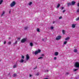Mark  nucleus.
Returning <instances> with one entry per match:
<instances>
[{
    "label": "nucleus",
    "mask_w": 79,
    "mask_h": 79,
    "mask_svg": "<svg viewBox=\"0 0 79 79\" xmlns=\"http://www.w3.org/2000/svg\"><path fill=\"white\" fill-rule=\"evenodd\" d=\"M16 5V2L15 1H13L12 3L10 4V6L11 7H13Z\"/></svg>",
    "instance_id": "nucleus-1"
},
{
    "label": "nucleus",
    "mask_w": 79,
    "mask_h": 79,
    "mask_svg": "<svg viewBox=\"0 0 79 79\" xmlns=\"http://www.w3.org/2000/svg\"><path fill=\"white\" fill-rule=\"evenodd\" d=\"M41 52V50L40 49H39L37 51H36L35 52V54L36 55H37L38 53H40Z\"/></svg>",
    "instance_id": "nucleus-2"
},
{
    "label": "nucleus",
    "mask_w": 79,
    "mask_h": 79,
    "mask_svg": "<svg viewBox=\"0 0 79 79\" xmlns=\"http://www.w3.org/2000/svg\"><path fill=\"white\" fill-rule=\"evenodd\" d=\"M75 67H76V68H79V63L78 62H75Z\"/></svg>",
    "instance_id": "nucleus-3"
},
{
    "label": "nucleus",
    "mask_w": 79,
    "mask_h": 79,
    "mask_svg": "<svg viewBox=\"0 0 79 79\" xmlns=\"http://www.w3.org/2000/svg\"><path fill=\"white\" fill-rule=\"evenodd\" d=\"M21 43H24L25 42H26V39L23 38L21 40Z\"/></svg>",
    "instance_id": "nucleus-4"
},
{
    "label": "nucleus",
    "mask_w": 79,
    "mask_h": 79,
    "mask_svg": "<svg viewBox=\"0 0 79 79\" xmlns=\"http://www.w3.org/2000/svg\"><path fill=\"white\" fill-rule=\"evenodd\" d=\"M61 38V36L60 35H59L56 38V40H60Z\"/></svg>",
    "instance_id": "nucleus-5"
},
{
    "label": "nucleus",
    "mask_w": 79,
    "mask_h": 79,
    "mask_svg": "<svg viewBox=\"0 0 79 79\" xmlns=\"http://www.w3.org/2000/svg\"><path fill=\"white\" fill-rule=\"evenodd\" d=\"M29 55L27 54L26 55V60H29Z\"/></svg>",
    "instance_id": "nucleus-6"
},
{
    "label": "nucleus",
    "mask_w": 79,
    "mask_h": 79,
    "mask_svg": "<svg viewBox=\"0 0 79 79\" xmlns=\"http://www.w3.org/2000/svg\"><path fill=\"white\" fill-rule=\"evenodd\" d=\"M75 3H76V2L74 1H72L71 2V4L73 6L74 5Z\"/></svg>",
    "instance_id": "nucleus-7"
},
{
    "label": "nucleus",
    "mask_w": 79,
    "mask_h": 79,
    "mask_svg": "<svg viewBox=\"0 0 79 79\" xmlns=\"http://www.w3.org/2000/svg\"><path fill=\"white\" fill-rule=\"evenodd\" d=\"M72 27H73V28H74V27H76V25H75L74 24H73L72 25Z\"/></svg>",
    "instance_id": "nucleus-8"
},
{
    "label": "nucleus",
    "mask_w": 79,
    "mask_h": 79,
    "mask_svg": "<svg viewBox=\"0 0 79 79\" xmlns=\"http://www.w3.org/2000/svg\"><path fill=\"white\" fill-rule=\"evenodd\" d=\"M20 63H23L24 62V60L23 59H21L20 61Z\"/></svg>",
    "instance_id": "nucleus-9"
},
{
    "label": "nucleus",
    "mask_w": 79,
    "mask_h": 79,
    "mask_svg": "<svg viewBox=\"0 0 79 79\" xmlns=\"http://www.w3.org/2000/svg\"><path fill=\"white\" fill-rule=\"evenodd\" d=\"M74 52L75 53H76V52H77V49L76 48L74 50H73Z\"/></svg>",
    "instance_id": "nucleus-10"
},
{
    "label": "nucleus",
    "mask_w": 79,
    "mask_h": 79,
    "mask_svg": "<svg viewBox=\"0 0 79 79\" xmlns=\"http://www.w3.org/2000/svg\"><path fill=\"white\" fill-rule=\"evenodd\" d=\"M55 56H57L58 55V52H56L55 53Z\"/></svg>",
    "instance_id": "nucleus-11"
},
{
    "label": "nucleus",
    "mask_w": 79,
    "mask_h": 79,
    "mask_svg": "<svg viewBox=\"0 0 79 79\" xmlns=\"http://www.w3.org/2000/svg\"><path fill=\"white\" fill-rule=\"evenodd\" d=\"M30 45L31 47H32V46H33V43H30Z\"/></svg>",
    "instance_id": "nucleus-12"
},
{
    "label": "nucleus",
    "mask_w": 79,
    "mask_h": 79,
    "mask_svg": "<svg viewBox=\"0 0 79 79\" xmlns=\"http://www.w3.org/2000/svg\"><path fill=\"white\" fill-rule=\"evenodd\" d=\"M69 39V37H68L66 38L65 39V40H68Z\"/></svg>",
    "instance_id": "nucleus-13"
},
{
    "label": "nucleus",
    "mask_w": 79,
    "mask_h": 79,
    "mask_svg": "<svg viewBox=\"0 0 79 79\" xmlns=\"http://www.w3.org/2000/svg\"><path fill=\"white\" fill-rule=\"evenodd\" d=\"M3 2V0H0V5H1V4H2Z\"/></svg>",
    "instance_id": "nucleus-14"
},
{
    "label": "nucleus",
    "mask_w": 79,
    "mask_h": 79,
    "mask_svg": "<svg viewBox=\"0 0 79 79\" xmlns=\"http://www.w3.org/2000/svg\"><path fill=\"white\" fill-rule=\"evenodd\" d=\"M16 76H17V75L16 73H15L13 75V77H16Z\"/></svg>",
    "instance_id": "nucleus-15"
},
{
    "label": "nucleus",
    "mask_w": 79,
    "mask_h": 79,
    "mask_svg": "<svg viewBox=\"0 0 79 79\" xmlns=\"http://www.w3.org/2000/svg\"><path fill=\"white\" fill-rule=\"evenodd\" d=\"M18 43V41H16L15 43L13 44L14 45H15V44H17Z\"/></svg>",
    "instance_id": "nucleus-16"
},
{
    "label": "nucleus",
    "mask_w": 79,
    "mask_h": 79,
    "mask_svg": "<svg viewBox=\"0 0 79 79\" xmlns=\"http://www.w3.org/2000/svg\"><path fill=\"white\" fill-rule=\"evenodd\" d=\"M24 28L25 30H27V29H28V27H24Z\"/></svg>",
    "instance_id": "nucleus-17"
},
{
    "label": "nucleus",
    "mask_w": 79,
    "mask_h": 79,
    "mask_svg": "<svg viewBox=\"0 0 79 79\" xmlns=\"http://www.w3.org/2000/svg\"><path fill=\"white\" fill-rule=\"evenodd\" d=\"M11 44V42L10 41L7 44L8 45H10Z\"/></svg>",
    "instance_id": "nucleus-18"
},
{
    "label": "nucleus",
    "mask_w": 79,
    "mask_h": 79,
    "mask_svg": "<svg viewBox=\"0 0 79 79\" xmlns=\"http://www.w3.org/2000/svg\"><path fill=\"white\" fill-rule=\"evenodd\" d=\"M67 42H68L67 41H64V45H66V44H67Z\"/></svg>",
    "instance_id": "nucleus-19"
},
{
    "label": "nucleus",
    "mask_w": 79,
    "mask_h": 79,
    "mask_svg": "<svg viewBox=\"0 0 79 79\" xmlns=\"http://www.w3.org/2000/svg\"><path fill=\"white\" fill-rule=\"evenodd\" d=\"M60 6V4H58L57 6V8H59Z\"/></svg>",
    "instance_id": "nucleus-20"
},
{
    "label": "nucleus",
    "mask_w": 79,
    "mask_h": 79,
    "mask_svg": "<svg viewBox=\"0 0 79 79\" xmlns=\"http://www.w3.org/2000/svg\"><path fill=\"white\" fill-rule=\"evenodd\" d=\"M4 14H5V11H3L2 12V14H1V16H2L3 15H4Z\"/></svg>",
    "instance_id": "nucleus-21"
},
{
    "label": "nucleus",
    "mask_w": 79,
    "mask_h": 79,
    "mask_svg": "<svg viewBox=\"0 0 79 79\" xmlns=\"http://www.w3.org/2000/svg\"><path fill=\"white\" fill-rule=\"evenodd\" d=\"M62 32L63 34H64L65 33V31L64 30H62Z\"/></svg>",
    "instance_id": "nucleus-22"
},
{
    "label": "nucleus",
    "mask_w": 79,
    "mask_h": 79,
    "mask_svg": "<svg viewBox=\"0 0 79 79\" xmlns=\"http://www.w3.org/2000/svg\"><path fill=\"white\" fill-rule=\"evenodd\" d=\"M42 58H43V57H39L38 58V60H40V59H42Z\"/></svg>",
    "instance_id": "nucleus-23"
},
{
    "label": "nucleus",
    "mask_w": 79,
    "mask_h": 79,
    "mask_svg": "<svg viewBox=\"0 0 79 79\" xmlns=\"http://www.w3.org/2000/svg\"><path fill=\"white\" fill-rule=\"evenodd\" d=\"M76 20L77 21H79V18L78 17L76 19Z\"/></svg>",
    "instance_id": "nucleus-24"
},
{
    "label": "nucleus",
    "mask_w": 79,
    "mask_h": 79,
    "mask_svg": "<svg viewBox=\"0 0 79 79\" xmlns=\"http://www.w3.org/2000/svg\"><path fill=\"white\" fill-rule=\"evenodd\" d=\"M21 58H22V59H24V56L22 55Z\"/></svg>",
    "instance_id": "nucleus-25"
},
{
    "label": "nucleus",
    "mask_w": 79,
    "mask_h": 79,
    "mask_svg": "<svg viewBox=\"0 0 79 79\" xmlns=\"http://www.w3.org/2000/svg\"><path fill=\"white\" fill-rule=\"evenodd\" d=\"M77 70H78V69H75L73 70L74 71H76Z\"/></svg>",
    "instance_id": "nucleus-26"
},
{
    "label": "nucleus",
    "mask_w": 79,
    "mask_h": 79,
    "mask_svg": "<svg viewBox=\"0 0 79 79\" xmlns=\"http://www.w3.org/2000/svg\"><path fill=\"white\" fill-rule=\"evenodd\" d=\"M37 32H40V29H39V28L37 29Z\"/></svg>",
    "instance_id": "nucleus-27"
},
{
    "label": "nucleus",
    "mask_w": 79,
    "mask_h": 79,
    "mask_svg": "<svg viewBox=\"0 0 79 79\" xmlns=\"http://www.w3.org/2000/svg\"><path fill=\"white\" fill-rule=\"evenodd\" d=\"M16 67V65H15L13 66V68H15Z\"/></svg>",
    "instance_id": "nucleus-28"
},
{
    "label": "nucleus",
    "mask_w": 79,
    "mask_h": 79,
    "mask_svg": "<svg viewBox=\"0 0 79 79\" xmlns=\"http://www.w3.org/2000/svg\"><path fill=\"white\" fill-rule=\"evenodd\" d=\"M68 5L69 6V5H71L72 4L70 2L68 3Z\"/></svg>",
    "instance_id": "nucleus-29"
},
{
    "label": "nucleus",
    "mask_w": 79,
    "mask_h": 79,
    "mask_svg": "<svg viewBox=\"0 0 79 79\" xmlns=\"http://www.w3.org/2000/svg\"><path fill=\"white\" fill-rule=\"evenodd\" d=\"M32 3V2H30V3H29V5H31V4Z\"/></svg>",
    "instance_id": "nucleus-30"
},
{
    "label": "nucleus",
    "mask_w": 79,
    "mask_h": 79,
    "mask_svg": "<svg viewBox=\"0 0 79 79\" xmlns=\"http://www.w3.org/2000/svg\"><path fill=\"white\" fill-rule=\"evenodd\" d=\"M59 19H62V17L60 16V17H59Z\"/></svg>",
    "instance_id": "nucleus-31"
},
{
    "label": "nucleus",
    "mask_w": 79,
    "mask_h": 79,
    "mask_svg": "<svg viewBox=\"0 0 79 79\" xmlns=\"http://www.w3.org/2000/svg\"><path fill=\"white\" fill-rule=\"evenodd\" d=\"M63 9H64V7H62L61 8V10H63Z\"/></svg>",
    "instance_id": "nucleus-32"
},
{
    "label": "nucleus",
    "mask_w": 79,
    "mask_h": 79,
    "mask_svg": "<svg viewBox=\"0 0 79 79\" xmlns=\"http://www.w3.org/2000/svg\"><path fill=\"white\" fill-rule=\"evenodd\" d=\"M39 73H37L35 74L36 76H39Z\"/></svg>",
    "instance_id": "nucleus-33"
},
{
    "label": "nucleus",
    "mask_w": 79,
    "mask_h": 79,
    "mask_svg": "<svg viewBox=\"0 0 79 79\" xmlns=\"http://www.w3.org/2000/svg\"><path fill=\"white\" fill-rule=\"evenodd\" d=\"M65 11H66L65 10H63L62 13H64V12H65Z\"/></svg>",
    "instance_id": "nucleus-34"
},
{
    "label": "nucleus",
    "mask_w": 79,
    "mask_h": 79,
    "mask_svg": "<svg viewBox=\"0 0 79 79\" xmlns=\"http://www.w3.org/2000/svg\"><path fill=\"white\" fill-rule=\"evenodd\" d=\"M51 29H53V27H51Z\"/></svg>",
    "instance_id": "nucleus-35"
},
{
    "label": "nucleus",
    "mask_w": 79,
    "mask_h": 79,
    "mask_svg": "<svg viewBox=\"0 0 79 79\" xmlns=\"http://www.w3.org/2000/svg\"><path fill=\"white\" fill-rule=\"evenodd\" d=\"M54 60H56V57H54Z\"/></svg>",
    "instance_id": "nucleus-36"
},
{
    "label": "nucleus",
    "mask_w": 79,
    "mask_h": 79,
    "mask_svg": "<svg viewBox=\"0 0 79 79\" xmlns=\"http://www.w3.org/2000/svg\"><path fill=\"white\" fill-rule=\"evenodd\" d=\"M77 6H78L79 7V3H78L77 4Z\"/></svg>",
    "instance_id": "nucleus-37"
},
{
    "label": "nucleus",
    "mask_w": 79,
    "mask_h": 79,
    "mask_svg": "<svg viewBox=\"0 0 79 79\" xmlns=\"http://www.w3.org/2000/svg\"><path fill=\"white\" fill-rule=\"evenodd\" d=\"M6 44V41H4V44Z\"/></svg>",
    "instance_id": "nucleus-38"
},
{
    "label": "nucleus",
    "mask_w": 79,
    "mask_h": 79,
    "mask_svg": "<svg viewBox=\"0 0 79 79\" xmlns=\"http://www.w3.org/2000/svg\"><path fill=\"white\" fill-rule=\"evenodd\" d=\"M55 23V22L54 21V22H53L52 23H53V24H54Z\"/></svg>",
    "instance_id": "nucleus-39"
},
{
    "label": "nucleus",
    "mask_w": 79,
    "mask_h": 79,
    "mask_svg": "<svg viewBox=\"0 0 79 79\" xmlns=\"http://www.w3.org/2000/svg\"><path fill=\"white\" fill-rule=\"evenodd\" d=\"M66 74H69V73H66Z\"/></svg>",
    "instance_id": "nucleus-40"
},
{
    "label": "nucleus",
    "mask_w": 79,
    "mask_h": 79,
    "mask_svg": "<svg viewBox=\"0 0 79 79\" xmlns=\"http://www.w3.org/2000/svg\"><path fill=\"white\" fill-rule=\"evenodd\" d=\"M46 71H47V72H48L49 71H48V70H46Z\"/></svg>",
    "instance_id": "nucleus-41"
},
{
    "label": "nucleus",
    "mask_w": 79,
    "mask_h": 79,
    "mask_svg": "<svg viewBox=\"0 0 79 79\" xmlns=\"http://www.w3.org/2000/svg\"><path fill=\"white\" fill-rule=\"evenodd\" d=\"M32 76V75H30V77H31Z\"/></svg>",
    "instance_id": "nucleus-42"
},
{
    "label": "nucleus",
    "mask_w": 79,
    "mask_h": 79,
    "mask_svg": "<svg viewBox=\"0 0 79 79\" xmlns=\"http://www.w3.org/2000/svg\"><path fill=\"white\" fill-rule=\"evenodd\" d=\"M42 40L43 41H44V39H42Z\"/></svg>",
    "instance_id": "nucleus-43"
},
{
    "label": "nucleus",
    "mask_w": 79,
    "mask_h": 79,
    "mask_svg": "<svg viewBox=\"0 0 79 79\" xmlns=\"http://www.w3.org/2000/svg\"><path fill=\"white\" fill-rule=\"evenodd\" d=\"M41 56H44V54H42V55H41Z\"/></svg>",
    "instance_id": "nucleus-44"
},
{
    "label": "nucleus",
    "mask_w": 79,
    "mask_h": 79,
    "mask_svg": "<svg viewBox=\"0 0 79 79\" xmlns=\"http://www.w3.org/2000/svg\"><path fill=\"white\" fill-rule=\"evenodd\" d=\"M44 79H48V78H44Z\"/></svg>",
    "instance_id": "nucleus-45"
},
{
    "label": "nucleus",
    "mask_w": 79,
    "mask_h": 79,
    "mask_svg": "<svg viewBox=\"0 0 79 79\" xmlns=\"http://www.w3.org/2000/svg\"><path fill=\"white\" fill-rule=\"evenodd\" d=\"M9 13H11V11H9Z\"/></svg>",
    "instance_id": "nucleus-46"
},
{
    "label": "nucleus",
    "mask_w": 79,
    "mask_h": 79,
    "mask_svg": "<svg viewBox=\"0 0 79 79\" xmlns=\"http://www.w3.org/2000/svg\"><path fill=\"white\" fill-rule=\"evenodd\" d=\"M34 69H36V68H35Z\"/></svg>",
    "instance_id": "nucleus-47"
},
{
    "label": "nucleus",
    "mask_w": 79,
    "mask_h": 79,
    "mask_svg": "<svg viewBox=\"0 0 79 79\" xmlns=\"http://www.w3.org/2000/svg\"><path fill=\"white\" fill-rule=\"evenodd\" d=\"M10 73H9V74H10Z\"/></svg>",
    "instance_id": "nucleus-48"
}]
</instances>
